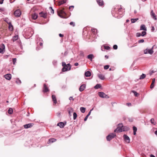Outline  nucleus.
<instances>
[{
	"instance_id": "nucleus-1",
	"label": "nucleus",
	"mask_w": 157,
	"mask_h": 157,
	"mask_svg": "<svg viewBox=\"0 0 157 157\" xmlns=\"http://www.w3.org/2000/svg\"><path fill=\"white\" fill-rule=\"evenodd\" d=\"M129 128L126 126H123L122 124H118V126L117 128L114 130V132H121L123 131H128Z\"/></svg>"
},
{
	"instance_id": "nucleus-2",
	"label": "nucleus",
	"mask_w": 157,
	"mask_h": 157,
	"mask_svg": "<svg viewBox=\"0 0 157 157\" xmlns=\"http://www.w3.org/2000/svg\"><path fill=\"white\" fill-rule=\"evenodd\" d=\"M116 136V135L115 133H112L109 134L106 136L107 140L108 141H110L112 139L114 138Z\"/></svg>"
},
{
	"instance_id": "nucleus-3",
	"label": "nucleus",
	"mask_w": 157,
	"mask_h": 157,
	"mask_svg": "<svg viewBox=\"0 0 157 157\" xmlns=\"http://www.w3.org/2000/svg\"><path fill=\"white\" fill-rule=\"evenodd\" d=\"M98 95L100 97L102 98H109V96L105 94L103 92H99L98 93Z\"/></svg>"
},
{
	"instance_id": "nucleus-4",
	"label": "nucleus",
	"mask_w": 157,
	"mask_h": 157,
	"mask_svg": "<svg viewBox=\"0 0 157 157\" xmlns=\"http://www.w3.org/2000/svg\"><path fill=\"white\" fill-rule=\"evenodd\" d=\"M58 15L61 18L63 17V16L61 15H65L66 13L63 10H60L57 11Z\"/></svg>"
},
{
	"instance_id": "nucleus-5",
	"label": "nucleus",
	"mask_w": 157,
	"mask_h": 157,
	"mask_svg": "<svg viewBox=\"0 0 157 157\" xmlns=\"http://www.w3.org/2000/svg\"><path fill=\"white\" fill-rule=\"evenodd\" d=\"M21 14V12L19 9L16 10L14 12V15L15 17H19Z\"/></svg>"
},
{
	"instance_id": "nucleus-6",
	"label": "nucleus",
	"mask_w": 157,
	"mask_h": 157,
	"mask_svg": "<svg viewBox=\"0 0 157 157\" xmlns=\"http://www.w3.org/2000/svg\"><path fill=\"white\" fill-rule=\"evenodd\" d=\"M150 15L151 17L155 20H157L156 16L153 10H151L150 12Z\"/></svg>"
},
{
	"instance_id": "nucleus-7",
	"label": "nucleus",
	"mask_w": 157,
	"mask_h": 157,
	"mask_svg": "<svg viewBox=\"0 0 157 157\" xmlns=\"http://www.w3.org/2000/svg\"><path fill=\"white\" fill-rule=\"evenodd\" d=\"M5 46L4 44H2L1 45V48H0V53H3V51H5Z\"/></svg>"
},
{
	"instance_id": "nucleus-8",
	"label": "nucleus",
	"mask_w": 157,
	"mask_h": 157,
	"mask_svg": "<svg viewBox=\"0 0 157 157\" xmlns=\"http://www.w3.org/2000/svg\"><path fill=\"white\" fill-rule=\"evenodd\" d=\"M33 125V123H29L28 124L24 125V127L25 128H28L32 127Z\"/></svg>"
},
{
	"instance_id": "nucleus-9",
	"label": "nucleus",
	"mask_w": 157,
	"mask_h": 157,
	"mask_svg": "<svg viewBox=\"0 0 157 157\" xmlns=\"http://www.w3.org/2000/svg\"><path fill=\"white\" fill-rule=\"evenodd\" d=\"M124 137L125 141L127 143H129L130 142V139L129 137L127 135H124Z\"/></svg>"
},
{
	"instance_id": "nucleus-10",
	"label": "nucleus",
	"mask_w": 157,
	"mask_h": 157,
	"mask_svg": "<svg viewBox=\"0 0 157 157\" xmlns=\"http://www.w3.org/2000/svg\"><path fill=\"white\" fill-rule=\"evenodd\" d=\"M86 86L85 84L82 85L80 87L79 90L80 92H82L85 89Z\"/></svg>"
},
{
	"instance_id": "nucleus-11",
	"label": "nucleus",
	"mask_w": 157,
	"mask_h": 157,
	"mask_svg": "<svg viewBox=\"0 0 157 157\" xmlns=\"http://www.w3.org/2000/svg\"><path fill=\"white\" fill-rule=\"evenodd\" d=\"M4 77L8 80H10L11 78V75L10 74H7L4 75Z\"/></svg>"
},
{
	"instance_id": "nucleus-12",
	"label": "nucleus",
	"mask_w": 157,
	"mask_h": 157,
	"mask_svg": "<svg viewBox=\"0 0 157 157\" xmlns=\"http://www.w3.org/2000/svg\"><path fill=\"white\" fill-rule=\"evenodd\" d=\"M49 91L46 85L45 84L44 85L43 92H47Z\"/></svg>"
},
{
	"instance_id": "nucleus-13",
	"label": "nucleus",
	"mask_w": 157,
	"mask_h": 157,
	"mask_svg": "<svg viewBox=\"0 0 157 157\" xmlns=\"http://www.w3.org/2000/svg\"><path fill=\"white\" fill-rule=\"evenodd\" d=\"M56 141V139L53 138H52L49 139L48 142V144L52 143Z\"/></svg>"
},
{
	"instance_id": "nucleus-14",
	"label": "nucleus",
	"mask_w": 157,
	"mask_h": 157,
	"mask_svg": "<svg viewBox=\"0 0 157 157\" xmlns=\"http://www.w3.org/2000/svg\"><path fill=\"white\" fill-rule=\"evenodd\" d=\"M65 124L63 122H60L58 123L57 125L60 127V128H63L65 126Z\"/></svg>"
},
{
	"instance_id": "nucleus-15",
	"label": "nucleus",
	"mask_w": 157,
	"mask_h": 157,
	"mask_svg": "<svg viewBox=\"0 0 157 157\" xmlns=\"http://www.w3.org/2000/svg\"><path fill=\"white\" fill-rule=\"evenodd\" d=\"M67 66H64L63 67L62 69V71L63 72H64L67 71H69L71 69V67H70L69 68L66 67Z\"/></svg>"
},
{
	"instance_id": "nucleus-16",
	"label": "nucleus",
	"mask_w": 157,
	"mask_h": 157,
	"mask_svg": "<svg viewBox=\"0 0 157 157\" xmlns=\"http://www.w3.org/2000/svg\"><path fill=\"white\" fill-rule=\"evenodd\" d=\"M98 76V78L101 80H104L105 79V76H104L101 74H98L97 75Z\"/></svg>"
},
{
	"instance_id": "nucleus-17",
	"label": "nucleus",
	"mask_w": 157,
	"mask_h": 157,
	"mask_svg": "<svg viewBox=\"0 0 157 157\" xmlns=\"http://www.w3.org/2000/svg\"><path fill=\"white\" fill-rule=\"evenodd\" d=\"M99 6H102L103 5V2L102 0H96Z\"/></svg>"
},
{
	"instance_id": "nucleus-18",
	"label": "nucleus",
	"mask_w": 157,
	"mask_h": 157,
	"mask_svg": "<svg viewBox=\"0 0 157 157\" xmlns=\"http://www.w3.org/2000/svg\"><path fill=\"white\" fill-rule=\"evenodd\" d=\"M19 38V36L18 35H16L14 36H13L12 39V40L13 41V42L17 40Z\"/></svg>"
},
{
	"instance_id": "nucleus-19",
	"label": "nucleus",
	"mask_w": 157,
	"mask_h": 157,
	"mask_svg": "<svg viewBox=\"0 0 157 157\" xmlns=\"http://www.w3.org/2000/svg\"><path fill=\"white\" fill-rule=\"evenodd\" d=\"M140 30H143L145 31L147 30L146 28L144 25H141L140 27Z\"/></svg>"
},
{
	"instance_id": "nucleus-20",
	"label": "nucleus",
	"mask_w": 157,
	"mask_h": 157,
	"mask_svg": "<svg viewBox=\"0 0 157 157\" xmlns=\"http://www.w3.org/2000/svg\"><path fill=\"white\" fill-rule=\"evenodd\" d=\"M38 17V15L37 13H34L32 15V18L34 20L36 19Z\"/></svg>"
},
{
	"instance_id": "nucleus-21",
	"label": "nucleus",
	"mask_w": 157,
	"mask_h": 157,
	"mask_svg": "<svg viewBox=\"0 0 157 157\" xmlns=\"http://www.w3.org/2000/svg\"><path fill=\"white\" fill-rule=\"evenodd\" d=\"M94 55L93 54H90L87 56V58L89 59L91 61H92V59Z\"/></svg>"
},
{
	"instance_id": "nucleus-22",
	"label": "nucleus",
	"mask_w": 157,
	"mask_h": 157,
	"mask_svg": "<svg viewBox=\"0 0 157 157\" xmlns=\"http://www.w3.org/2000/svg\"><path fill=\"white\" fill-rule=\"evenodd\" d=\"M85 75L86 77H90L91 75V73L90 71H87L85 72Z\"/></svg>"
},
{
	"instance_id": "nucleus-23",
	"label": "nucleus",
	"mask_w": 157,
	"mask_h": 157,
	"mask_svg": "<svg viewBox=\"0 0 157 157\" xmlns=\"http://www.w3.org/2000/svg\"><path fill=\"white\" fill-rule=\"evenodd\" d=\"M40 16L41 17H43L44 18H46L47 17V14L45 13H44L41 12L39 13Z\"/></svg>"
},
{
	"instance_id": "nucleus-24",
	"label": "nucleus",
	"mask_w": 157,
	"mask_h": 157,
	"mask_svg": "<svg viewBox=\"0 0 157 157\" xmlns=\"http://www.w3.org/2000/svg\"><path fill=\"white\" fill-rule=\"evenodd\" d=\"M52 98L54 103L55 104H56L57 103V101L56 96L54 95H52Z\"/></svg>"
},
{
	"instance_id": "nucleus-25",
	"label": "nucleus",
	"mask_w": 157,
	"mask_h": 157,
	"mask_svg": "<svg viewBox=\"0 0 157 157\" xmlns=\"http://www.w3.org/2000/svg\"><path fill=\"white\" fill-rule=\"evenodd\" d=\"M155 82V79L154 78L152 79V81L151 84L150 86V88L152 89L154 87V84Z\"/></svg>"
},
{
	"instance_id": "nucleus-26",
	"label": "nucleus",
	"mask_w": 157,
	"mask_h": 157,
	"mask_svg": "<svg viewBox=\"0 0 157 157\" xmlns=\"http://www.w3.org/2000/svg\"><path fill=\"white\" fill-rule=\"evenodd\" d=\"M66 2V0H62L59 2L58 3V5L60 6L63 3H65Z\"/></svg>"
},
{
	"instance_id": "nucleus-27",
	"label": "nucleus",
	"mask_w": 157,
	"mask_h": 157,
	"mask_svg": "<svg viewBox=\"0 0 157 157\" xmlns=\"http://www.w3.org/2000/svg\"><path fill=\"white\" fill-rule=\"evenodd\" d=\"M9 29L10 31H12L13 29V26L12 25L11 23H10V24H9Z\"/></svg>"
},
{
	"instance_id": "nucleus-28",
	"label": "nucleus",
	"mask_w": 157,
	"mask_h": 157,
	"mask_svg": "<svg viewBox=\"0 0 157 157\" xmlns=\"http://www.w3.org/2000/svg\"><path fill=\"white\" fill-rule=\"evenodd\" d=\"M133 134L135 135L136 134V132L137 131V128L136 127L133 126Z\"/></svg>"
},
{
	"instance_id": "nucleus-29",
	"label": "nucleus",
	"mask_w": 157,
	"mask_h": 157,
	"mask_svg": "<svg viewBox=\"0 0 157 157\" xmlns=\"http://www.w3.org/2000/svg\"><path fill=\"white\" fill-rule=\"evenodd\" d=\"M73 111V109L71 108L68 110V113L69 114V115L70 116H71V113Z\"/></svg>"
},
{
	"instance_id": "nucleus-30",
	"label": "nucleus",
	"mask_w": 157,
	"mask_h": 157,
	"mask_svg": "<svg viewBox=\"0 0 157 157\" xmlns=\"http://www.w3.org/2000/svg\"><path fill=\"white\" fill-rule=\"evenodd\" d=\"M153 46L152 47L151 49H149L148 50V53L150 54L151 55L153 53V52H154V51L153 50Z\"/></svg>"
},
{
	"instance_id": "nucleus-31",
	"label": "nucleus",
	"mask_w": 157,
	"mask_h": 157,
	"mask_svg": "<svg viewBox=\"0 0 157 157\" xmlns=\"http://www.w3.org/2000/svg\"><path fill=\"white\" fill-rule=\"evenodd\" d=\"M80 110L82 113H83L85 112L86 110V108L83 107H81L80 108Z\"/></svg>"
},
{
	"instance_id": "nucleus-32",
	"label": "nucleus",
	"mask_w": 157,
	"mask_h": 157,
	"mask_svg": "<svg viewBox=\"0 0 157 157\" xmlns=\"http://www.w3.org/2000/svg\"><path fill=\"white\" fill-rule=\"evenodd\" d=\"M146 77V75L145 74H143L141 75H140L139 79H144Z\"/></svg>"
},
{
	"instance_id": "nucleus-33",
	"label": "nucleus",
	"mask_w": 157,
	"mask_h": 157,
	"mask_svg": "<svg viewBox=\"0 0 157 157\" xmlns=\"http://www.w3.org/2000/svg\"><path fill=\"white\" fill-rule=\"evenodd\" d=\"M101 87V85L100 84H97L94 87V88L95 89H97L99 88H100Z\"/></svg>"
},
{
	"instance_id": "nucleus-34",
	"label": "nucleus",
	"mask_w": 157,
	"mask_h": 157,
	"mask_svg": "<svg viewBox=\"0 0 157 157\" xmlns=\"http://www.w3.org/2000/svg\"><path fill=\"white\" fill-rule=\"evenodd\" d=\"M13 112V110L12 108H10L8 110V113L10 114H12Z\"/></svg>"
},
{
	"instance_id": "nucleus-35",
	"label": "nucleus",
	"mask_w": 157,
	"mask_h": 157,
	"mask_svg": "<svg viewBox=\"0 0 157 157\" xmlns=\"http://www.w3.org/2000/svg\"><path fill=\"white\" fill-rule=\"evenodd\" d=\"M4 21L7 23L8 24H10V23H11L9 20L7 18H5V19L4 20Z\"/></svg>"
},
{
	"instance_id": "nucleus-36",
	"label": "nucleus",
	"mask_w": 157,
	"mask_h": 157,
	"mask_svg": "<svg viewBox=\"0 0 157 157\" xmlns=\"http://www.w3.org/2000/svg\"><path fill=\"white\" fill-rule=\"evenodd\" d=\"M73 119L75 120L76 119L77 117V114L75 112H74L73 113Z\"/></svg>"
},
{
	"instance_id": "nucleus-37",
	"label": "nucleus",
	"mask_w": 157,
	"mask_h": 157,
	"mask_svg": "<svg viewBox=\"0 0 157 157\" xmlns=\"http://www.w3.org/2000/svg\"><path fill=\"white\" fill-rule=\"evenodd\" d=\"M138 20V18L136 19H131V21L132 23H135V22H136Z\"/></svg>"
},
{
	"instance_id": "nucleus-38",
	"label": "nucleus",
	"mask_w": 157,
	"mask_h": 157,
	"mask_svg": "<svg viewBox=\"0 0 157 157\" xmlns=\"http://www.w3.org/2000/svg\"><path fill=\"white\" fill-rule=\"evenodd\" d=\"M132 92L134 94L136 97H137L138 96V94L136 91L134 90H132Z\"/></svg>"
},
{
	"instance_id": "nucleus-39",
	"label": "nucleus",
	"mask_w": 157,
	"mask_h": 157,
	"mask_svg": "<svg viewBox=\"0 0 157 157\" xmlns=\"http://www.w3.org/2000/svg\"><path fill=\"white\" fill-rule=\"evenodd\" d=\"M146 33H147L145 31H143L142 32V33L141 34V36H144L145 35H146Z\"/></svg>"
},
{
	"instance_id": "nucleus-40",
	"label": "nucleus",
	"mask_w": 157,
	"mask_h": 157,
	"mask_svg": "<svg viewBox=\"0 0 157 157\" xmlns=\"http://www.w3.org/2000/svg\"><path fill=\"white\" fill-rule=\"evenodd\" d=\"M151 122L152 124H156V123L154 121V119L153 118H151Z\"/></svg>"
},
{
	"instance_id": "nucleus-41",
	"label": "nucleus",
	"mask_w": 157,
	"mask_h": 157,
	"mask_svg": "<svg viewBox=\"0 0 157 157\" xmlns=\"http://www.w3.org/2000/svg\"><path fill=\"white\" fill-rule=\"evenodd\" d=\"M49 9L51 10V13L53 14L54 13V10L53 9L52 7H50L49 8Z\"/></svg>"
},
{
	"instance_id": "nucleus-42",
	"label": "nucleus",
	"mask_w": 157,
	"mask_h": 157,
	"mask_svg": "<svg viewBox=\"0 0 157 157\" xmlns=\"http://www.w3.org/2000/svg\"><path fill=\"white\" fill-rule=\"evenodd\" d=\"M109 67V65H105L104 67V69L105 70H107V69H108Z\"/></svg>"
},
{
	"instance_id": "nucleus-43",
	"label": "nucleus",
	"mask_w": 157,
	"mask_h": 157,
	"mask_svg": "<svg viewBox=\"0 0 157 157\" xmlns=\"http://www.w3.org/2000/svg\"><path fill=\"white\" fill-rule=\"evenodd\" d=\"M144 40L143 39H140L138 40V42L139 43H140L144 42Z\"/></svg>"
},
{
	"instance_id": "nucleus-44",
	"label": "nucleus",
	"mask_w": 157,
	"mask_h": 157,
	"mask_svg": "<svg viewBox=\"0 0 157 157\" xmlns=\"http://www.w3.org/2000/svg\"><path fill=\"white\" fill-rule=\"evenodd\" d=\"M136 36L137 37H140L141 36V34L140 33H137L136 34Z\"/></svg>"
},
{
	"instance_id": "nucleus-45",
	"label": "nucleus",
	"mask_w": 157,
	"mask_h": 157,
	"mask_svg": "<svg viewBox=\"0 0 157 157\" xmlns=\"http://www.w3.org/2000/svg\"><path fill=\"white\" fill-rule=\"evenodd\" d=\"M92 31L93 32V33H94V34H95V31L96 32L97 31V30L96 29H92Z\"/></svg>"
},
{
	"instance_id": "nucleus-46",
	"label": "nucleus",
	"mask_w": 157,
	"mask_h": 157,
	"mask_svg": "<svg viewBox=\"0 0 157 157\" xmlns=\"http://www.w3.org/2000/svg\"><path fill=\"white\" fill-rule=\"evenodd\" d=\"M92 31L93 32V33H94V34H95V31L96 32L97 31V30L96 29H92Z\"/></svg>"
},
{
	"instance_id": "nucleus-47",
	"label": "nucleus",
	"mask_w": 157,
	"mask_h": 157,
	"mask_svg": "<svg viewBox=\"0 0 157 157\" xmlns=\"http://www.w3.org/2000/svg\"><path fill=\"white\" fill-rule=\"evenodd\" d=\"M57 63V61L56 60H54L52 62L53 65H56Z\"/></svg>"
},
{
	"instance_id": "nucleus-48",
	"label": "nucleus",
	"mask_w": 157,
	"mask_h": 157,
	"mask_svg": "<svg viewBox=\"0 0 157 157\" xmlns=\"http://www.w3.org/2000/svg\"><path fill=\"white\" fill-rule=\"evenodd\" d=\"M113 48L114 49H117V45H114L113 46Z\"/></svg>"
},
{
	"instance_id": "nucleus-49",
	"label": "nucleus",
	"mask_w": 157,
	"mask_h": 157,
	"mask_svg": "<svg viewBox=\"0 0 157 157\" xmlns=\"http://www.w3.org/2000/svg\"><path fill=\"white\" fill-rule=\"evenodd\" d=\"M16 82L18 84H20L21 83V81L20 80L18 79L16 81Z\"/></svg>"
},
{
	"instance_id": "nucleus-50",
	"label": "nucleus",
	"mask_w": 157,
	"mask_h": 157,
	"mask_svg": "<svg viewBox=\"0 0 157 157\" xmlns=\"http://www.w3.org/2000/svg\"><path fill=\"white\" fill-rule=\"evenodd\" d=\"M70 24L71 25H72L73 26H75V23L74 22H71L70 23Z\"/></svg>"
},
{
	"instance_id": "nucleus-51",
	"label": "nucleus",
	"mask_w": 157,
	"mask_h": 157,
	"mask_svg": "<svg viewBox=\"0 0 157 157\" xmlns=\"http://www.w3.org/2000/svg\"><path fill=\"white\" fill-rule=\"evenodd\" d=\"M105 48L107 50H109L110 48L108 46H105Z\"/></svg>"
},
{
	"instance_id": "nucleus-52",
	"label": "nucleus",
	"mask_w": 157,
	"mask_h": 157,
	"mask_svg": "<svg viewBox=\"0 0 157 157\" xmlns=\"http://www.w3.org/2000/svg\"><path fill=\"white\" fill-rule=\"evenodd\" d=\"M148 50L147 49H146L144 50V52L145 54H147L148 53Z\"/></svg>"
},
{
	"instance_id": "nucleus-53",
	"label": "nucleus",
	"mask_w": 157,
	"mask_h": 157,
	"mask_svg": "<svg viewBox=\"0 0 157 157\" xmlns=\"http://www.w3.org/2000/svg\"><path fill=\"white\" fill-rule=\"evenodd\" d=\"M62 65L63 66V67L65 66H66V63L65 62H63L62 63Z\"/></svg>"
},
{
	"instance_id": "nucleus-54",
	"label": "nucleus",
	"mask_w": 157,
	"mask_h": 157,
	"mask_svg": "<svg viewBox=\"0 0 157 157\" xmlns=\"http://www.w3.org/2000/svg\"><path fill=\"white\" fill-rule=\"evenodd\" d=\"M13 64H15V62H16V58H13Z\"/></svg>"
},
{
	"instance_id": "nucleus-55",
	"label": "nucleus",
	"mask_w": 157,
	"mask_h": 157,
	"mask_svg": "<svg viewBox=\"0 0 157 157\" xmlns=\"http://www.w3.org/2000/svg\"><path fill=\"white\" fill-rule=\"evenodd\" d=\"M88 117L89 116H87V115H86V117H85V118L84 119V121H86L87 120Z\"/></svg>"
},
{
	"instance_id": "nucleus-56",
	"label": "nucleus",
	"mask_w": 157,
	"mask_h": 157,
	"mask_svg": "<svg viewBox=\"0 0 157 157\" xmlns=\"http://www.w3.org/2000/svg\"><path fill=\"white\" fill-rule=\"evenodd\" d=\"M69 99L70 100H72L73 101L74 100V99L72 97H70L69 98Z\"/></svg>"
},
{
	"instance_id": "nucleus-57",
	"label": "nucleus",
	"mask_w": 157,
	"mask_h": 157,
	"mask_svg": "<svg viewBox=\"0 0 157 157\" xmlns=\"http://www.w3.org/2000/svg\"><path fill=\"white\" fill-rule=\"evenodd\" d=\"M59 36L60 37H63V35L61 33L59 34Z\"/></svg>"
},
{
	"instance_id": "nucleus-58",
	"label": "nucleus",
	"mask_w": 157,
	"mask_h": 157,
	"mask_svg": "<svg viewBox=\"0 0 157 157\" xmlns=\"http://www.w3.org/2000/svg\"><path fill=\"white\" fill-rule=\"evenodd\" d=\"M78 63H75L74 65L75 66H77L78 65Z\"/></svg>"
},
{
	"instance_id": "nucleus-59",
	"label": "nucleus",
	"mask_w": 157,
	"mask_h": 157,
	"mask_svg": "<svg viewBox=\"0 0 157 157\" xmlns=\"http://www.w3.org/2000/svg\"><path fill=\"white\" fill-rule=\"evenodd\" d=\"M4 0H0V4H2L3 3Z\"/></svg>"
},
{
	"instance_id": "nucleus-60",
	"label": "nucleus",
	"mask_w": 157,
	"mask_h": 157,
	"mask_svg": "<svg viewBox=\"0 0 157 157\" xmlns=\"http://www.w3.org/2000/svg\"><path fill=\"white\" fill-rule=\"evenodd\" d=\"M154 72V71H151L150 73V75H152V74Z\"/></svg>"
},
{
	"instance_id": "nucleus-61",
	"label": "nucleus",
	"mask_w": 157,
	"mask_h": 157,
	"mask_svg": "<svg viewBox=\"0 0 157 157\" xmlns=\"http://www.w3.org/2000/svg\"><path fill=\"white\" fill-rule=\"evenodd\" d=\"M91 111H90L88 113V114L87 115V116H89L90 114V113H91Z\"/></svg>"
},
{
	"instance_id": "nucleus-62",
	"label": "nucleus",
	"mask_w": 157,
	"mask_h": 157,
	"mask_svg": "<svg viewBox=\"0 0 157 157\" xmlns=\"http://www.w3.org/2000/svg\"><path fill=\"white\" fill-rule=\"evenodd\" d=\"M127 105L129 106L131 105V104L130 103H127Z\"/></svg>"
},
{
	"instance_id": "nucleus-63",
	"label": "nucleus",
	"mask_w": 157,
	"mask_h": 157,
	"mask_svg": "<svg viewBox=\"0 0 157 157\" xmlns=\"http://www.w3.org/2000/svg\"><path fill=\"white\" fill-rule=\"evenodd\" d=\"M74 7V6H70L69 7V9H70L71 8H73Z\"/></svg>"
},
{
	"instance_id": "nucleus-64",
	"label": "nucleus",
	"mask_w": 157,
	"mask_h": 157,
	"mask_svg": "<svg viewBox=\"0 0 157 157\" xmlns=\"http://www.w3.org/2000/svg\"><path fill=\"white\" fill-rule=\"evenodd\" d=\"M150 157H155L154 155L151 154L150 155Z\"/></svg>"
}]
</instances>
